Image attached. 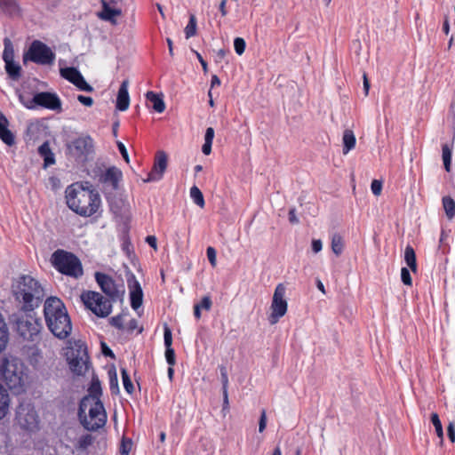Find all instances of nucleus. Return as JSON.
<instances>
[{"label":"nucleus","instance_id":"obj_43","mask_svg":"<svg viewBox=\"0 0 455 455\" xmlns=\"http://www.w3.org/2000/svg\"><path fill=\"white\" fill-rule=\"evenodd\" d=\"M132 447V442L129 438H123L120 445V454L129 455Z\"/></svg>","mask_w":455,"mask_h":455},{"label":"nucleus","instance_id":"obj_48","mask_svg":"<svg viewBox=\"0 0 455 455\" xmlns=\"http://www.w3.org/2000/svg\"><path fill=\"white\" fill-rule=\"evenodd\" d=\"M220 377H221L222 389H228V376L227 368L224 365H220Z\"/></svg>","mask_w":455,"mask_h":455},{"label":"nucleus","instance_id":"obj_17","mask_svg":"<svg viewBox=\"0 0 455 455\" xmlns=\"http://www.w3.org/2000/svg\"><path fill=\"white\" fill-rule=\"evenodd\" d=\"M167 168V155L164 151L157 152L153 167L145 180L147 182L160 180Z\"/></svg>","mask_w":455,"mask_h":455},{"label":"nucleus","instance_id":"obj_32","mask_svg":"<svg viewBox=\"0 0 455 455\" xmlns=\"http://www.w3.org/2000/svg\"><path fill=\"white\" fill-rule=\"evenodd\" d=\"M451 156H452V148L448 144H443L442 146V158L443 162V167L446 172H450L451 170Z\"/></svg>","mask_w":455,"mask_h":455},{"label":"nucleus","instance_id":"obj_12","mask_svg":"<svg viewBox=\"0 0 455 455\" xmlns=\"http://www.w3.org/2000/svg\"><path fill=\"white\" fill-rule=\"evenodd\" d=\"M95 280L102 292H104L108 296V299L113 302L120 299L124 293V285L116 284L115 280L107 274L96 272Z\"/></svg>","mask_w":455,"mask_h":455},{"label":"nucleus","instance_id":"obj_15","mask_svg":"<svg viewBox=\"0 0 455 455\" xmlns=\"http://www.w3.org/2000/svg\"><path fill=\"white\" fill-rule=\"evenodd\" d=\"M17 420L22 428L32 431L37 427L38 416L33 407L20 405L17 409Z\"/></svg>","mask_w":455,"mask_h":455},{"label":"nucleus","instance_id":"obj_14","mask_svg":"<svg viewBox=\"0 0 455 455\" xmlns=\"http://www.w3.org/2000/svg\"><path fill=\"white\" fill-rule=\"evenodd\" d=\"M99 180L103 185L105 191L109 193L117 191L123 180V172L119 168L111 166L100 174Z\"/></svg>","mask_w":455,"mask_h":455},{"label":"nucleus","instance_id":"obj_31","mask_svg":"<svg viewBox=\"0 0 455 455\" xmlns=\"http://www.w3.org/2000/svg\"><path fill=\"white\" fill-rule=\"evenodd\" d=\"M9 395L6 389L0 384V419L5 417L9 409Z\"/></svg>","mask_w":455,"mask_h":455},{"label":"nucleus","instance_id":"obj_52","mask_svg":"<svg viewBox=\"0 0 455 455\" xmlns=\"http://www.w3.org/2000/svg\"><path fill=\"white\" fill-rule=\"evenodd\" d=\"M447 435L450 441L454 443H455V423L450 422L447 427Z\"/></svg>","mask_w":455,"mask_h":455},{"label":"nucleus","instance_id":"obj_29","mask_svg":"<svg viewBox=\"0 0 455 455\" xmlns=\"http://www.w3.org/2000/svg\"><path fill=\"white\" fill-rule=\"evenodd\" d=\"M5 71L9 77L13 81H18L21 76V67L14 61H8L5 63Z\"/></svg>","mask_w":455,"mask_h":455},{"label":"nucleus","instance_id":"obj_27","mask_svg":"<svg viewBox=\"0 0 455 455\" xmlns=\"http://www.w3.org/2000/svg\"><path fill=\"white\" fill-rule=\"evenodd\" d=\"M343 154H347L355 147L356 139L351 130H346L343 133Z\"/></svg>","mask_w":455,"mask_h":455},{"label":"nucleus","instance_id":"obj_37","mask_svg":"<svg viewBox=\"0 0 455 455\" xmlns=\"http://www.w3.org/2000/svg\"><path fill=\"white\" fill-rule=\"evenodd\" d=\"M121 375L124 390L132 395L134 392V386L131 380L128 371L125 368H121Z\"/></svg>","mask_w":455,"mask_h":455},{"label":"nucleus","instance_id":"obj_34","mask_svg":"<svg viewBox=\"0 0 455 455\" xmlns=\"http://www.w3.org/2000/svg\"><path fill=\"white\" fill-rule=\"evenodd\" d=\"M60 76L68 82L74 84L82 76V74L76 68L70 67L60 68Z\"/></svg>","mask_w":455,"mask_h":455},{"label":"nucleus","instance_id":"obj_46","mask_svg":"<svg viewBox=\"0 0 455 455\" xmlns=\"http://www.w3.org/2000/svg\"><path fill=\"white\" fill-rule=\"evenodd\" d=\"M199 307L200 309H204L206 311L211 310L212 306V299L209 295L204 296L200 301V303L195 304Z\"/></svg>","mask_w":455,"mask_h":455},{"label":"nucleus","instance_id":"obj_44","mask_svg":"<svg viewBox=\"0 0 455 455\" xmlns=\"http://www.w3.org/2000/svg\"><path fill=\"white\" fill-rule=\"evenodd\" d=\"M245 47H246V43L243 38H242V37L235 38L234 48H235V52L238 55H242L244 52Z\"/></svg>","mask_w":455,"mask_h":455},{"label":"nucleus","instance_id":"obj_47","mask_svg":"<svg viewBox=\"0 0 455 455\" xmlns=\"http://www.w3.org/2000/svg\"><path fill=\"white\" fill-rule=\"evenodd\" d=\"M401 279L403 284L411 286L412 285V279L410 274V271L407 267H402L401 269Z\"/></svg>","mask_w":455,"mask_h":455},{"label":"nucleus","instance_id":"obj_20","mask_svg":"<svg viewBox=\"0 0 455 455\" xmlns=\"http://www.w3.org/2000/svg\"><path fill=\"white\" fill-rule=\"evenodd\" d=\"M73 147L80 155H89L93 150V140L90 136H83L73 141Z\"/></svg>","mask_w":455,"mask_h":455},{"label":"nucleus","instance_id":"obj_60","mask_svg":"<svg viewBox=\"0 0 455 455\" xmlns=\"http://www.w3.org/2000/svg\"><path fill=\"white\" fill-rule=\"evenodd\" d=\"M212 143L211 142H205L204 141V144L203 145L202 147V151L203 153L205 155V156H208L211 154L212 152Z\"/></svg>","mask_w":455,"mask_h":455},{"label":"nucleus","instance_id":"obj_62","mask_svg":"<svg viewBox=\"0 0 455 455\" xmlns=\"http://www.w3.org/2000/svg\"><path fill=\"white\" fill-rule=\"evenodd\" d=\"M226 4H227V0H221L220 6H219V9H220V12L222 17H225L228 14V10H227Z\"/></svg>","mask_w":455,"mask_h":455},{"label":"nucleus","instance_id":"obj_36","mask_svg":"<svg viewBox=\"0 0 455 455\" xmlns=\"http://www.w3.org/2000/svg\"><path fill=\"white\" fill-rule=\"evenodd\" d=\"M190 197L196 205H198L201 208L204 207L205 202L204 195L196 186H193L190 188Z\"/></svg>","mask_w":455,"mask_h":455},{"label":"nucleus","instance_id":"obj_23","mask_svg":"<svg viewBox=\"0 0 455 455\" xmlns=\"http://www.w3.org/2000/svg\"><path fill=\"white\" fill-rule=\"evenodd\" d=\"M7 119L3 116L0 119V139L8 146L14 144L15 140L12 132L7 128Z\"/></svg>","mask_w":455,"mask_h":455},{"label":"nucleus","instance_id":"obj_16","mask_svg":"<svg viewBox=\"0 0 455 455\" xmlns=\"http://www.w3.org/2000/svg\"><path fill=\"white\" fill-rule=\"evenodd\" d=\"M127 284L130 292L131 307L133 310L138 312L143 303V291L141 285L134 275H132L127 279Z\"/></svg>","mask_w":455,"mask_h":455},{"label":"nucleus","instance_id":"obj_10","mask_svg":"<svg viewBox=\"0 0 455 455\" xmlns=\"http://www.w3.org/2000/svg\"><path fill=\"white\" fill-rule=\"evenodd\" d=\"M43 324L39 318L28 316L17 321V331L23 339L33 342L35 345L42 339Z\"/></svg>","mask_w":455,"mask_h":455},{"label":"nucleus","instance_id":"obj_3","mask_svg":"<svg viewBox=\"0 0 455 455\" xmlns=\"http://www.w3.org/2000/svg\"><path fill=\"white\" fill-rule=\"evenodd\" d=\"M44 315L49 331L58 339L68 338L72 331L71 319L64 303L57 297L46 299Z\"/></svg>","mask_w":455,"mask_h":455},{"label":"nucleus","instance_id":"obj_33","mask_svg":"<svg viewBox=\"0 0 455 455\" xmlns=\"http://www.w3.org/2000/svg\"><path fill=\"white\" fill-rule=\"evenodd\" d=\"M443 207L449 220L455 217V201L449 196H443L442 199Z\"/></svg>","mask_w":455,"mask_h":455},{"label":"nucleus","instance_id":"obj_13","mask_svg":"<svg viewBox=\"0 0 455 455\" xmlns=\"http://www.w3.org/2000/svg\"><path fill=\"white\" fill-rule=\"evenodd\" d=\"M23 104L29 109H33L36 106H40L47 109L57 110L61 107L60 98L56 94L48 92H37L30 101L23 102Z\"/></svg>","mask_w":455,"mask_h":455},{"label":"nucleus","instance_id":"obj_40","mask_svg":"<svg viewBox=\"0 0 455 455\" xmlns=\"http://www.w3.org/2000/svg\"><path fill=\"white\" fill-rule=\"evenodd\" d=\"M3 60L4 63L8 61H14V51L8 39H5L4 49L3 52Z\"/></svg>","mask_w":455,"mask_h":455},{"label":"nucleus","instance_id":"obj_54","mask_svg":"<svg viewBox=\"0 0 455 455\" xmlns=\"http://www.w3.org/2000/svg\"><path fill=\"white\" fill-rule=\"evenodd\" d=\"M117 148L119 149L120 154L126 163H129V155L127 149L123 142H117Z\"/></svg>","mask_w":455,"mask_h":455},{"label":"nucleus","instance_id":"obj_24","mask_svg":"<svg viewBox=\"0 0 455 455\" xmlns=\"http://www.w3.org/2000/svg\"><path fill=\"white\" fill-rule=\"evenodd\" d=\"M146 98L152 103L153 109L157 113H163L165 110V103L162 97L154 92H148Z\"/></svg>","mask_w":455,"mask_h":455},{"label":"nucleus","instance_id":"obj_55","mask_svg":"<svg viewBox=\"0 0 455 455\" xmlns=\"http://www.w3.org/2000/svg\"><path fill=\"white\" fill-rule=\"evenodd\" d=\"M213 139H214V129L212 127H208L205 131L204 141L212 143Z\"/></svg>","mask_w":455,"mask_h":455},{"label":"nucleus","instance_id":"obj_1","mask_svg":"<svg viewBox=\"0 0 455 455\" xmlns=\"http://www.w3.org/2000/svg\"><path fill=\"white\" fill-rule=\"evenodd\" d=\"M75 182L65 190L68 207L82 217H92L101 206V199L98 191L88 182Z\"/></svg>","mask_w":455,"mask_h":455},{"label":"nucleus","instance_id":"obj_42","mask_svg":"<svg viewBox=\"0 0 455 455\" xmlns=\"http://www.w3.org/2000/svg\"><path fill=\"white\" fill-rule=\"evenodd\" d=\"M73 84L84 92H92L93 91V87L85 81L83 75Z\"/></svg>","mask_w":455,"mask_h":455},{"label":"nucleus","instance_id":"obj_9","mask_svg":"<svg viewBox=\"0 0 455 455\" xmlns=\"http://www.w3.org/2000/svg\"><path fill=\"white\" fill-rule=\"evenodd\" d=\"M56 55L52 50L40 40H34L28 49L23 53V62L28 61L38 65H52Z\"/></svg>","mask_w":455,"mask_h":455},{"label":"nucleus","instance_id":"obj_41","mask_svg":"<svg viewBox=\"0 0 455 455\" xmlns=\"http://www.w3.org/2000/svg\"><path fill=\"white\" fill-rule=\"evenodd\" d=\"M186 38H190L196 34V17L192 15L185 28Z\"/></svg>","mask_w":455,"mask_h":455},{"label":"nucleus","instance_id":"obj_8","mask_svg":"<svg viewBox=\"0 0 455 455\" xmlns=\"http://www.w3.org/2000/svg\"><path fill=\"white\" fill-rule=\"evenodd\" d=\"M80 299L84 307L98 317H107L112 312L113 301L98 291H83Z\"/></svg>","mask_w":455,"mask_h":455},{"label":"nucleus","instance_id":"obj_58","mask_svg":"<svg viewBox=\"0 0 455 455\" xmlns=\"http://www.w3.org/2000/svg\"><path fill=\"white\" fill-rule=\"evenodd\" d=\"M196 58L197 60H199L201 66H202V68H203V71L204 74H207L208 73V64L207 62L204 60V58L202 57V55L196 52Z\"/></svg>","mask_w":455,"mask_h":455},{"label":"nucleus","instance_id":"obj_25","mask_svg":"<svg viewBox=\"0 0 455 455\" xmlns=\"http://www.w3.org/2000/svg\"><path fill=\"white\" fill-rule=\"evenodd\" d=\"M119 15H121L120 10L111 8L106 1H102V11L99 14L100 19L115 22V17Z\"/></svg>","mask_w":455,"mask_h":455},{"label":"nucleus","instance_id":"obj_5","mask_svg":"<svg viewBox=\"0 0 455 455\" xmlns=\"http://www.w3.org/2000/svg\"><path fill=\"white\" fill-rule=\"evenodd\" d=\"M78 415L82 425L89 431H96L107 422V413L102 402H93V399L81 400Z\"/></svg>","mask_w":455,"mask_h":455},{"label":"nucleus","instance_id":"obj_22","mask_svg":"<svg viewBox=\"0 0 455 455\" xmlns=\"http://www.w3.org/2000/svg\"><path fill=\"white\" fill-rule=\"evenodd\" d=\"M0 10L9 15H20V8L17 0H0Z\"/></svg>","mask_w":455,"mask_h":455},{"label":"nucleus","instance_id":"obj_61","mask_svg":"<svg viewBox=\"0 0 455 455\" xmlns=\"http://www.w3.org/2000/svg\"><path fill=\"white\" fill-rule=\"evenodd\" d=\"M221 84L220 79L217 75H212L211 79V91L215 86H220Z\"/></svg>","mask_w":455,"mask_h":455},{"label":"nucleus","instance_id":"obj_18","mask_svg":"<svg viewBox=\"0 0 455 455\" xmlns=\"http://www.w3.org/2000/svg\"><path fill=\"white\" fill-rule=\"evenodd\" d=\"M129 87V80L124 79L119 87L117 97H116V108L119 111H125L129 108L130 106V96L128 92Z\"/></svg>","mask_w":455,"mask_h":455},{"label":"nucleus","instance_id":"obj_64","mask_svg":"<svg viewBox=\"0 0 455 455\" xmlns=\"http://www.w3.org/2000/svg\"><path fill=\"white\" fill-rule=\"evenodd\" d=\"M442 29L445 35H448L450 33V23L448 17L444 18Z\"/></svg>","mask_w":455,"mask_h":455},{"label":"nucleus","instance_id":"obj_39","mask_svg":"<svg viewBox=\"0 0 455 455\" xmlns=\"http://www.w3.org/2000/svg\"><path fill=\"white\" fill-rule=\"evenodd\" d=\"M109 377V388L112 394H116L119 391L118 379L116 371L115 369L108 371Z\"/></svg>","mask_w":455,"mask_h":455},{"label":"nucleus","instance_id":"obj_63","mask_svg":"<svg viewBox=\"0 0 455 455\" xmlns=\"http://www.w3.org/2000/svg\"><path fill=\"white\" fill-rule=\"evenodd\" d=\"M102 353L106 356L114 357L113 351L105 344H102Z\"/></svg>","mask_w":455,"mask_h":455},{"label":"nucleus","instance_id":"obj_4","mask_svg":"<svg viewBox=\"0 0 455 455\" xmlns=\"http://www.w3.org/2000/svg\"><path fill=\"white\" fill-rule=\"evenodd\" d=\"M27 367L21 359L15 356L4 357L0 364V375L11 390L20 393L28 379Z\"/></svg>","mask_w":455,"mask_h":455},{"label":"nucleus","instance_id":"obj_21","mask_svg":"<svg viewBox=\"0 0 455 455\" xmlns=\"http://www.w3.org/2000/svg\"><path fill=\"white\" fill-rule=\"evenodd\" d=\"M38 154L44 159V168H47L50 165L55 164V156L51 149L50 143L48 141H44L38 148Z\"/></svg>","mask_w":455,"mask_h":455},{"label":"nucleus","instance_id":"obj_30","mask_svg":"<svg viewBox=\"0 0 455 455\" xmlns=\"http://www.w3.org/2000/svg\"><path fill=\"white\" fill-rule=\"evenodd\" d=\"M404 261L412 272L417 271V259L415 251L411 245H407L404 250Z\"/></svg>","mask_w":455,"mask_h":455},{"label":"nucleus","instance_id":"obj_50","mask_svg":"<svg viewBox=\"0 0 455 455\" xmlns=\"http://www.w3.org/2000/svg\"><path fill=\"white\" fill-rule=\"evenodd\" d=\"M216 250L213 248V247H208L207 250H206V255H207V258H208V260L209 262L211 263V265L212 267H215L217 262H216Z\"/></svg>","mask_w":455,"mask_h":455},{"label":"nucleus","instance_id":"obj_28","mask_svg":"<svg viewBox=\"0 0 455 455\" xmlns=\"http://www.w3.org/2000/svg\"><path fill=\"white\" fill-rule=\"evenodd\" d=\"M9 341V331L3 315L0 313V353H2Z\"/></svg>","mask_w":455,"mask_h":455},{"label":"nucleus","instance_id":"obj_19","mask_svg":"<svg viewBox=\"0 0 455 455\" xmlns=\"http://www.w3.org/2000/svg\"><path fill=\"white\" fill-rule=\"evenodd\" d=\"M164 341L165 346V358L169 366H174L176 363L175 351L172 347V334L171 329L165 325L164 329Z\"/></svg>","mask_w":455,"mask_h":455},{"label":"nucleus","instance_id":"obj_35","mask_svg":"<svg viewBox=\"0 0 455 455\" xmlns=\"http://www.w3.org/2000/svg\"><path fill=\"white\" fill-rule=\"evenodd\" d=\"M331 251L336 256H339L344 250V240L339 234H333L331 236Z\"/></svg>","mask_w":455,"mask_h":455},{"label":"nucleus","instance_id":"obj_26","mask_svg":"<svg viewBox=\"0 0 455 455\" xmlns=\"http://www.w3.org/2000/svg\"><path fill=\"white\" fill-rule=\"evenodd\" d=\"M89 395L83 399H93V402H101L100 395L102 394L101 385L98 379H92V383L89 387Z\"/></svg>","mask_w":455,"mask_h":455},{"label":"nucleus","instance_id":"obj_45","mask_svg":"<svg viewBox=\"0 0 455 455\" xmlns=\"http://www.w3.org/2000/svg\"><path fill=\"white\" fill-rule=\"evenodd\" d=\"M110 324L118 330H124V315L119 314L116 316H113L110 319Z\"/></svg>","mask_w":455,"mask_h":455},{"label":"nucleus","instance_id":"obj_38","mask_svg":"<svg viewBox=\"0 0 455 455\" xmlns=\"http://www.w3.org/2000/svg\"><path fill=\"white\" fill-rule=\"evenodd\" d=\"M431 422L435 427V433L437 436L440 438L441 442L443 441V429L442 426V422L440 420L439 415L436 412H433L430 417Z\"/></svg>","mask_w":455,"mask_h":455},{"label":"nucleus","instance_id":"obj_7","mask_svg":"<svg viewBox=\"0 0 455 455\" xmlns=\"http://www.w3.org/2000/svg\"><path fill=\"white\" fill-rule=\"evenodd\" d=\"M67 361L70 371L77 376H84L91 366L85 342L81 339L70 342L67 352Z\"/></svg>","mask_w":455,"mask_h":455},{"label":"nucleus","instance_id":"obj_2","mask_svg":"<svg viewBox=\"0 0 455 455\" xmlns=\"http://www.w3.org/2000/svg\"><path fill=\"white\" fill-rule=\"evenodd\" d=\"M12 292L20 305V310L28 313L38 307L44 298L41 283L29 275H21L12 284Z\"/></svg>","mask_w":455,"mask_h":455},{"label":"nucleus","instance_id":"obj_56","mask_svg":"<svg viewBox=\"0 0 455 455\" xmlns=\"http://www.w3.org/2000/svg\"><path fill=\"white\" fill-rule=\"evenodd\" d=\"M322 248H323V243L320 239H314L312 241V251L315 253H318L319 251H321Z\"/></svg>","mask_w":455,"mask_h":455},{"label":"nucleus","instance_id":"obj_59","mask_svg":"<svg viewBox=\"0 0 455 455\" xmlns=\"http://www.w3.org/2000/svg\"><path fill=\"white\" fill-rule=\"evenodd\" d=\"M138 327V321L134 318H132L129 323H127V331L130 332H132L134 330H136Z\"/></svg>","mask_w":455,"mask_h":455},{"label":"nucleus","instance_id":"obj_11","mask_svg":"<svg viewBox=\"0 0 455 455\" xmlns=\"http://www.w3.org/2000/svg\"><path fill=\"white\" fill-rule=\"evenodd\" d=\"M286 287L283 283H278L275 289L272 303L270 306L271 314L269 315V323H276L283 317L288 308V303L285 299Z\"/></svg>","mask_w":455,"mask_h":455},{"label":"nucleus","instance_id":"obj_6","mask_svg":"<svg viewBox=\"0 0 455 455\" xmlns=\"http://www.w3.org/2000/svg\"><path fill=\"white\" fill-rule=\"evenodd\" d=\"M52 266L60 274L74 279L84 275L80 259L73 252L63 249L56 250L51 256Z\"/></svg>","mask_w":455,"mask_h":455},{"label":"nucleus","instance_id":"obj_49","mask_svg":"<svg viewBox=\"0 0 455 455\" xmlns=\"http://www.w3.org/2000/svg\"><path fill=\"white\" fill-rule=\"evenodd\" d=\"M371 189L373 195L379 196L382 191V182L378 180H373L371 184Z\"/></svg>","mask_w":455,"mask_h":455},{"label":"nucleus","instance_id":"obj_51","mask_svg":"<svg viewBox=\"0 0 455 455\" xmlns=\"http://www.w3.org/2000/svg\"><path fill=\"white\" fill-rule=\"evenodd\" d=\"M266 426H267L266 411L262 410L260 418H259V432L262 433L266 429Z\"/></svg>","mask_w":455,"mask_h":455},{"label":"nucleus","instance_id":"obj_53","mask_svg":"<svg viewBox=\"0 0 455 455\" xmlns=\"http://www.w3.org/2000/svg\"><path fill=\"white\" fill-rule=\"evenodd\" d=\"M77 100L82 103L83 105L86 107H91L93 104V100L92 97L84 96V95H78Z\"/></svg>","mask_w":455,"mask_h":455},{"label":"nucleus","instance_id":"obj_57","mask_svg":"<svg viewBox=\"0 0 455 455\" xmlns=\"http://www.w3.org/2000/svg\"><path fill=\"white\" fill-rule=\"evenodd\" d=\"M146 242L148 243L150 247L154 250L157 249V239L155 235H148L146 237Z\"/></svg>","mask_w":455,"mask_h":455}]
</instances>
